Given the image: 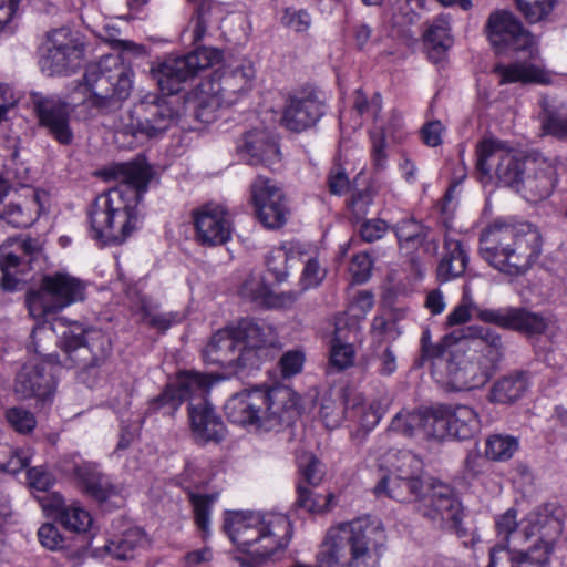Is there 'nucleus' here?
<instances>
[{"instance_id": "obj_25", "label": "nucleus", "mask_w": 567, "mask_h": 567, "mask_svg": "<svg viewBox=\"0 0 567 567\" xmlns=\"http://www.w3.org/2000/svg\"><path fill=\"white\" fill-rule=\"evenodd\" d=\"M188 419L192 436L197 443H218L225 437V424L208 401L189 403Z\"/></svg>"}, {"instance_id": "obj_28", "label": "nucleus", "mask_w": 567, "mask_h": 567, "mask_svg": "<svg viewBox=\"0 0 567 567\" xmlns=\"http://www.w3.org/2000/svg\"><path fill=\"white\" fill-rule=\"evenodd\" d=\"M346 326V318H336L334 334L330 349V363L338 370L351 367L355 359V350L350 341L359 337L360 327L357 323H352L348 328Z\"/></svg>"}, {"instance_id": "obj_5", "label": "nucleus", "mask_w": 567, "mask_h": 567, "mask_svg": "<svg viewBox=\"0 0 567 567\" xmlns=\"http://www.w3.org/2000/svg\"><path fill=\"white\" fill-rule=\"evenodd\" d=\"M491 44L498 51H528L530 61H516L498 64L494 72L499 76V84H542L553 83V74L535 60L539 54L536 38L527 31L519 19L511 11H493L485 25Z\"/></svg>"}, {"instance_id": "obj_58", "label": "nucleus", "mask_w": 567, "mask_h": 567, "mask_svg": "<svg viewBox=\"0 0 567 567\" xmlns=\"http://www.w3.org/2000/svg\"><path fill=\"white\" fill-rule=\"evenodd\" d=\"M334 496L329 493L327 495H315L311 489L300 486L298 488V505L310 513H322L332 506Z\"/></svg>"}, {"instance_id": "obj_29", "label": "nucleus", "mask_w": 567, "mask_h": 567, "mask_svg": "<svg viewBox=\"0 0 567 567\" xmlns=\"http://www.w3.org/2000/svg\"><path fill=\"white\" fill-rule=\"evenodd\" d=\"M240 152L246 154L252 165L271 164L279 157L278 144L265 131L248 132L239 145Z\"/></svg>"}, {"instance_id": "obj_23", "label": "nucleus", "mask_w": 567, "mask_h": 567, "mask_svg": "<svg viewBox=\"0 0 567 567\" xmlns=\"http://www.w3.org/2000/svg\"><path fill=\"white\" fill-rule=\"evenodd\" d=\"M324 114V105L312 94L290 96L285 104L281 124L289 131L302 132Z\"/></svg>"}, {"instance_id": "obj_18", "label": "nucleus", "mask_w": 567, "mask_h": 567, "mask_svg": "<svg viewBox=\"0 0 567 567\" xmlns=\"http://www.w3.org/2000/svg\"><path fill=\"white\" fill-rule=\"evenodd\" d=\"M40 255L35 240L28 238L13 240L0 247V287L4 290H16L21 275L28 265Z\"/></svg>"}, {"instance_id": "obj_15", "label": "nucleus", "mask_w": 567, "mask_h": 567, "mask_svg": "<svg viewBox=\"0 0 567 567\" xmlns=\"http://www.w3.org/2000/svg\"><path fill=\"white\" fill-rule=\"evenodd\" d=\"M177 116L173 102L156 93L145 94L131 110L124 127L134 136L158 137Z\"/></svg>"}, {"instance_id": "obj_39", "label": "nucleus", "mask_w": 567, "mask_h": 567, "mask_svg": "<svg viewBox=\"0 0 567 567\" xmlns=\"http://www.w3.org/2000/svg\"><path fill=\"white\" fill-rule=\"evenodd\" d=\"M528 386V378L524 372L504 377L492 386L489 401L502 404L512 403L518 400Z\"/></svg>"}, {"instance_id": "obj_63", "label": "nucleus", "mask_w": 567, "mask_h": 567, "mask_svg": "<svg viewBox=\"0 0 567 567\" xmlns=\"http://www.w3.org/2000/svg\"><path fill=\"white\" fill-rule=\"evenodd\" d=\"M512 310L513 307H505L498 309L477 307L476 318L482 322L495 324L499 328L509 330Z\"/></svg>"}, {"instance_id": "obj_16", "label": "nucleus", "mask_w": 567, "mask_h": 567, "mask_svg": "<svg viewBox=\"0 0 567 567\" xmlns=\"http://www.w3.org/2000/svg\"><path fill=\"white\" fill-rule=\"evenodd\" d=\"M82 58V45L73 38L69 29L62 28L49 33L45 54L40 63L42 71L48 75H60L74 70Z\"/></svg>"}, {"instance_id": "obj_1", "label": "nucleus", "mask_w": 567, "mask_h": 567, "mask_svg": "<svg viewBox=\"0 0 567 567\" xmlns=\"http://www.w3.org/2000/svg\"><path fill=\"white\" fill-rule=\"evenodd\" d=\"M118 185L99 195L87 217L90 236L101 245H121L140 226L138 204L147 190L150 169L126 163L115 168Z\"/></svg>"}, {"instance_id": "obj_33", "label": "nucleus", "mask_w": 567, "mask_h": 567, "mask_svg": "<svg viewBox=\"0 0 567 567\" xmlns=\"http://www.w3.org/2000/svg\"><path fill=\"white\" fill-rule=\"evenodd\" d=\"M423 488L420 478H404L402 475L388 473L374 486L378 497H388L399 502H406L411 496H419Z\"/></svg>"}, {"instance_id": "obj_3", "label": "nucleus", "mask_w": 567, "mask_h": 567, "mask_svg": "<svg viewBox=\"0 0 567 567\" xmlns=\"http://www.w3.org/2000/svg\"><path fill=\"white\" fill-rule=\"evenodd\" d=\"M386 544L383 524L370 516L331 526L317 554V567H375Z\"/></svg>"}, {"instance_id": "obj_60", "label": "nucleus", "mask_w": 567, "mask_h": 567, "mask_svg": "<svg viewBox=\"0 0 567 567\" xmlns=\"http://www.w3.org/2000/svg\"><path fill=\"white\" fill-rule=\"evenodd\" d=\"M477 305L474 302L470 290H465L461 302L453 308V310L446 317V326L454 327L461 326L468 322L472 318V313L476 315Z\"/></svg>"}, {"instance_id": "obj_27", "label": "nucleus", "mask_w": 567, "mask_h": 567, "mask_svg": "<svg viewBox=\"0 0 567 567\" xmlns=\"http://www.w3.org/2000/svg\"><path fill=\"white\" fill-rule=\"evenodd\" d=\"M40 502L42 508L49 514L56 515L59 522L69 530L84 533L92 524V517L85 508L78 502L65 505L63 497L58 493L47 495Z\"/></svg>"}, {"instance_id": "obj_26", "label": "nucleus", "mask_w": 567, "mask_h": 567, "mask_svg": "<svg viewBox=\"0 0 567 567\" xmlns=\"http://www.w3.org/2000/svg\"><path fill=\"white\" fill-rule=\"evenodd\" d=\"M35 111L41 126L61 144L69 145L73 141L70 127V109L66 103L55 99H40L35 102Z\"/></svg>"}, {"instance_id": "obj_12", "label": "nucleus", "mask_w": 567, "mask_h": 567, "mask_svg": "<svg viewBox=\"0 0 567 567\" xmlns=\"http://www.w3.org/2000/svg\"><path fill=\"white\" fill-rule=\"evenodd\" d=\"M476 168L482 183H489L496 177L501 184L520 189L528 158L503 141L487 137L476 146Z\"/></svg>"}, {"instance_id": "obj_38", "label": "nucleus", "mask_w": 567, "mask_h": 567, "mask_svg": "<svg viewBox=\"0 0 567 567\" xmlns=\"http://www.w3.org/2000/svg\"><path fill=\"white\" fill-rule=\"evenodd\" d=\"M346 410L357 419L362 427L372 430L381 420L384 410L380 401L374 400L369 404L361 393H352L346 401Z\"/></svg>"}, {"instance_id": "obj_45", "label": "nucleus", "mask_w": 567, "mask_h": 567, "mask_svg": "<svg viewBox=\"0 0 567 567\" xmlns=\"http://www.w3.org/2000/svg\"><path fill=\"white\" fill-rule=\"evenodd\" d=\"M31 447H13L6 442H0V471L17 474L27 467L32 457Z\"/></svg>"}, {"instance_id": "obj_64", "label": "nucleus", "mask_w": 567, "mask_h": 567, "mask_svg": "<svg viewBox=\"0 0 567 567\" xmlns=\"http://www.w3.org/2000/svg\"><path fill=\"white\" fill-rule=\"evenodd\" d=\"M190 501L194 507L195 522L199 529L204 533L209 527V513L210 506L214 503V497L209 495H195L190 496Z\"/></svg>"}, {"instance_id": "obj_37", "label": "nucleus", "mask_w": 567, "mask_h": 567, "mask_svg": "<svg viewBox=\"0 0 567 567\" xmlns=\"http://www.w3.org/2000/svg\"><path fill=\"white\" fill-rule=\"evenodd\" d=\"M458 502L451 486L439 482L433 483L427 493L419 499L416 509L424 517H426V512L441 515L447 509L453 511V506H457Z\"/></svg>"}, {"instance_id": "obj_10", "label": "nucleus", "mask_w": 567, "mask_h": 567, "mask_svg": "<svg viewBox=\"0 0 567 567\" xmlns=\"http://www.w3.org/2000/svg\"><path fill=\"white\" fill-rule=\"evenodd\" d=\"M134 73L118 56L109 55L86 68L78 91L83 103L90 107L105 110L126 100L133 89Z\"/></svg>"}, {"instance_id": "obj_6", "label": "nucleus", "mask_w": 567, "mask_h": 567, "mask_svg": "<svg viewBox=\"0 0 567 567\" xmlns=\"http://www.w3.org/2000/svg\"><path fill=\"white\" fill-rule=\"evenodd\" d=\"M279 347L276 329L265 321L241 319L236 326L219 329L203 349L206 364L244 368L254 364L262 351Z\"/></svg>"}, {"instance_id": "obj_57", "label": "nucleus", "mask_w": 567, "mask_h": 567, "mask_svg": "<svg viewBox=\"0 0 567 567\" xmlns=\"http://www.w3.org/2000/svg\"><path fill=\"white\" fill-rule=\"evenodd\" d=\"M373 305V295L369 291H361L351 301L346 313L340 315L339 317L346 318V328H348L352 323H357V326L359 327V321L367 316V313L372 309Z\"/></svg>"}, {"instance_id": "obj_31", "label": "nucleus", "mask_w": 567, "mask_h": 567, "mask_svg": "<svg viewBox=\"0 0 567 567\" xmlns=\"http://www.w3.org/2000/svg\"><path fill=\"white\" fill-rule=\"evenodd\" d=\"M72 473L82 483L85 491L97 501H106L117 493L110 478L99 471L95 463L74 464Z\"/></svg>"}, {"instance_id": "obj_41", "label": "nucleus", "mask_w": 567, "mask_h": 567, "mask_svg": "<svg viewBox=\"0 0 567 567\" xmlns=\"http://www.w3.org/2000/svg\"><path fill=\"white\" fill-rule=\"evenodd\" d=\"M539 103L543 110L542 124L544 131L555 137L567 138V116L559 114L563 104L547 95L542 96Z\"/></svg>"}, {"instance_id": "obj_47", "label": "nucleus", "mask_w": 567, "mask_h": 567, "mask_svg": "<svg viewBox=\"0 0 567 567\" xmlns=\"http://www.w3.org/2000/svg\"><path fill=\"white\" fill-rule=\"evenodd\" d=\"M422 363L431 362V373L436 381V372L444 371L450 362V353L455 352V349H447L442 344H435L430 341V332L425 331L422 334Z\"/></svg>"}, {"instance_id": "obj_19", "label": "nucleus", "mask_w": 567, "mask_h": 567, "mask_svg": "<svg viewBox=\"0 0 567 567\" xmlns=\"http://www.w3.org/2000/svg\"><path fill=\"white\" fill-rule=\"evenodd\" d=\"M196 240L205 246H218L231 236V219L223 205L207 204L193 213Z\"/></svg>"}, {"instance_id": "obj_61", "label": "nucleus", "mask_w": 567, "mask_h": 567, "mask_svg": "<svg viewBox=\"0 0 567 567\" xmlns=\"http://www.w3.org/2000/svg\"><path fill=\"white\" fill-rule=\"evenodd\" d=\"M6 419L10 426L21 434L32 432L37 425V420L33 413L19 406L8 409L6 412Z\"/></svg>"}, {"instance_id": "obj_14", "label": "nucleus", "mask_w": 567, "mask_h": 567, "mask_svg": "<svg viewBox=\"0 0 567 567\" xmlns=\"http://www.w3.org/2000/svg\"><path fill=\"white\" fill-rule=\"evenodd\" d=\"M219 52L210 48H198L184 56L167 58L151 73L162 93L173 95L179 92L184 82L219 60Z\"/></svg>"}, {"instance_id": "obj_30", "label": "nucleus", "mask_w": 567, "mask_h": 567, "mask_svg": "<svg viewBox=\"0 0 567 567\" xmlns=\"http://www.w3.org/2000/svg\"><path fill=\"white\" fill-rule=\"evenodd\" d=\"M148 546L146 534L138 527L128 528L114 539L107 540L101 548L104 554L116 560H128Z\"/></svg>"}, {"instance_id": "obj_56", "label": "nucleus", "mask_w": 567, "mask_h": 567, "mask_svg": "<svg viewBox=\"0 0 567 567\" xmlns=\"http://www.w3.org/2000/svg\"><path fill=\"white\" fill-rule=\"evenodd\" d=\"M517 9L524 18L536 23L545 19L554 9L557 0H515Z\"/></svg>"}, {"instance_id": "obj_17", "label": "nucleus", "mask_w": 567, "mask_h": 567, "mask_svg": "<svg viewBox=\"0 0 567 567\" xmlns=\"http://www.w3.org/2000/svg\"><path fill=\"white\" fill-rule=\"evenodd\" d=\"M215 381L216 378L213 374L182 371L176 380L152 401L151 405L154 410L167 406L168 412L174 413L185 400L204 398Z\"/></svg>"}, {"instance_id": "obj_2", "label": "nucleus", "mask_w": 567, "mask_h": 567, "mask_svg": "<svg viewBox=\"0 0 567 567\" xmlns=\"http://www.w3.org/2000/svg\"><path fill=\"white\" fill-rule=\"evenodd\" d=\"M447 338L468 339L467 349H455L444 371L436 372V383L446 391H471L485 385L504 355V346L498 332L478 324L467 326L452 332Z\"/></svg>"}, {"instance_id": "obj_7", "label": "nucleus", "mask_w": 567, "mask_h": 567, "mask_svg": "<svg viewBox=\"0 0 567 567\" xmlns=\"http://www.w3.org/2000/svg\"><path fill=\"white\" fill-rule=\"evenodd\" d=\"M298 398L288 386L252 389L234 394L225 404V414L235 424L270 431L290 423L297 415Z\"/></svg>"}, {"instance_id": "obj_36", "label": "nucleus", "mask_w": 567, "mask_h": 567, "mask_svg": "<svg viewBox=\"0 0 567 567\" xmlns=\"http://www.w3.org/2000/svg\"><path fill=\"white\" fill-rule=\"evenodd\" d=\"M303 264L300 284L303 289L318 287L326 277V268L321 265L320 251L315 245L298 244L292 250Z\"/></svg>"}, {"instance_id": "obj_62", "label": "nucleus", "mask_w": 567, "mask_h": 567, "mask_svg": "<svg viewBox=\"0 0 567 567\" xmlns=\"http://www.w3.org/2000/svg\"><path fill=\"white\" fill-rule=\"evenodd\" d=\"M217 9L212 2L203 1L198 6L195 18L193 19V30H192V40L193 42H200L207 32V27L209 24V18L212 12Z\"/></svg>"}, {"instance_id": "obj_13", "label": "nucleus", "mask_w": 567, "mask_h": 567, "mask_svg": "<svg viewBox=\"0 0 567 567\" xmlns=\"http://www.w3.org/2000/svg\"><path fill=\"white\" fill-rule=\"evenodd\" d=\"M86 285L69 272L58 271L45 275L38 290L27 295V306L33 318L42 319L49 313H55L64 308L83 301Z\"/></svg>"}, {"instance_id": "obj_52", "label": "nucleus", "mask_w": 567, "mask_h": 567, "mask_svg": "<svg viewBox=\"0 0 567 567\" xmlns=\"http://www.w3.org/2000/svg\"><path fill=\"white\" fill-rule=\"evenodd\" d=\"M424 411L402 410L393 417L390 431L406 437L423 435Z\"/></svg>"}, {"instance_id": "obj_34", "label": "nucleus", "mask_w": 567, "mask_h": 567, "mask_svg": "<svg viewBox=\"0 0 567 567\" xmlns=\"http://www.w3.org/2000/svg\"><path fill=\"white\" fill-rule=\"evenodd\" d=\"M450 437L468 440L481 430L478 413L464 404L446 405Z\"/></svg>"}, {"instance_id": "obj_54", "label": "nucleus", "mask_w": 567, "mask_h": 567, "mask_svg": "<svg viewBox=\"0 0 567 567\" xmlns=\"http://www.w3.org/2000/svg\"><path fill=\"white\" fill-rule=\"evenodd\" d=\"M446 405H439L432 410L424 411L423 436L434 440L450 437Z\"/></svg>"}, {"instance_id": "obj_50", "label": "nucleus", "mask_w": 567, "mask_h": 567, "mask_svg": "<svg viewBox=\"0 0 567 567\" xmlns=\"http://www.w3.org/2000/svg\"><path fill=\"white\" fill-rule=\"evenodd\" d=\"M401 249L419 247L426 238V228L414 218H405L399 221L394 227Z\"/></svg>"}, {"instance_id": "obj_53", "label": "nucleus", "mask_w": 567, "mask_h": 567, "mask_svg": "<svg viewBox=\"0 0 567 567\" xmlns=\"http://www.w3.org/2000/svg\"><path fill=\"white\" fill-rule=\"evenodd\" d=\"M519 442L515 436L493 434L487 437L485 455L496 462H504L513 457L518 450Z\"/></svg>"}, {"instance_id": "obj_8", "label": "nucleus", "mask_w": 567, "mask_h": 567, "mask_svg": "<svg viewBox=\"0 0 567 567\" xmlns=\"http://www.w3.org/2000/svg\"><path fill=\"white\" fill-rule=\"evenodd\" d=\"M225 528L241 551L262 559L285 549L292 537L288 516L280 513L231 512Z\"/></svg>"}, {"instance_id": "obj_21", "label": "nucleus", "mask_w": 567, "mask_h": 567, "mask_svg": "<svg viewBox=\"0 0 567 567\" xmlns=\"http://www.w3.org/2000/svg\"><path fill=\"white\" fill-rule=\"evenodd\" d=\"M55 389L51 371L42 362L30 361L17 374L14 393L20 400L35 399L40 402L50 401Z\"/></svg>"}, {"instance_id": "obj_48", "label": "nucleus", "mask_w": 567, "mask_h": 567, "mask_svg": "<svg viewBox=\"0 0 567 567\" xmlns=\"http://www.w3.org/2000/svg\"><path fill=\"white\" fill-rule=\"evenodd\" d=\"M272 198L276 202L269 205H262L260 210L255 212V214L266 228L277 229L287 223L290 209L286 196L279 198L276 194H272Z\"/></svg>"}, {"instance_id": "obj_24", "label": "nucleus", "mask_w": 567, "mask_h": 567, "mask_svg": "<svg viewBox=\"0 0 567 567\" xmlns=\"http://www.w3.org/2000/svg\"><path fill=\"white\" fill-rule=\"evenodd\" d=\"M255 78L254 64L250 61H243L225 70L217 80L210 81L209 85L212 91L220 94L226 105L230 106L252 89Z\"/></svg>"}, {"instance_id": "obj_11", "label": "nucleus", "mask_w": 567, "mask_h": 567, "mask_svg": "<svg viewBox=\"0 0 567 567\" xmlns=\"http://www.w3.org/2000/svg\"><path fill=\"white\" fill-rule=\"evenodd\" d=\"M59 347L63 358L56 354H47L45 362L50 364L81 370L102 364L111 353L112 343L109 336L101 329H84L79 323H73L62 332Z\"/></svg>"}, {"instance_id": "obj_44", "label": "nucleus", "mask_w": 567, "mask_h": 567, "mask_svg": "<svg viewBox=\"0 0 567 567\" xmlns=\"http://www.w3.org/2000/svg\"><path fill=\"white\" fill-rule=\"evenodd\" d=\"M299 243H287L280 247L274 248L269 251L266 258L268 270L275 276L278 282H284L289 276V261L297 258V252L293 248Z\"/></svg>"}, {"instance_id": "obj_59", "label": "nucleus", "mask_w": 567, "mask_h": 567, "mask_svg": "<svg viewBox=\"0 0 567 567\" xmlns=\"http://www.w3.org/2000/svg\"><path fill=\"white\" fill-rule=\"evenodd\" d=\"M37 217V213L33 214L29 208H24L21 205L13 203L8 204L2 210H0V218L16 228L31 226Z\"/></svg>"}, {"instance_id": "obj_49", "label": "nucleus", "mask_w": 567, "mask_h": 567, "mask_svg": "<svg viewBox=\"0 0 567 567\" xmlns=\"http://www.w3.org/2000/svg\"><path fill=\"white\" fill-rule=\"evenodd\" d=\"M389 473L402 475L404 478H419L422 472V460L410 451H400L388 455Z\"/></svg>"}, {"instance_id": "obj_32", "label": "nucleus", "mask_w": 567, "mask_h": 567, "mask_svg": "<svg viewBox=\"0 0 567 567\" xmlns=\"http://www.w3.org/2000/svg\"><path fill=\"white\" fill-rule=\"evenodd\" d=\"M401 126V116L393 114L388 122L375 118L373 128L370 132L371 162L375 169L383 171L388 166V143L386 138Z\"/></svg>"}, {"instance_id": "obj_43", "label": "nucleus", "mask_w": 567, "mask_h": 567, "mask_svg": "<svg viewBox=\"0 0 567 567\" xmlns=\"http://www.w3.org/2000/svg\"><path fill=\"white\" fill-rule=\"evenodd\" d=\"M224 105L227 106L224 97L214 93L208 82L202 85L197 94L195 116L202 123H212L217 118V112Z\"/></svg>"}, {"instance_id": "obj_20", "label": "nucleus", "mask_w": 567, "mask_h": 567, "mask_svg": "<svg viewBox=\"0 0 567 567\" xmlns=\"http://www.w3.org/2000/svg\"><path fill=\"white\" fill-rule=\"evenodd\" d=\"M557 167L556 159L532 158L518 192H522L527 200L534 203L548 198L558 183Z\"/></svg>"}, {"instance_id": "obj_55", "label": "nucleus", "mask_w": 567, "mask_h": 567, "mask_svg": "<svg viewBox=\"0 0 567 567\" xmlns=\"http://www.w3.org/2000/svg\"><path fill=\"white\" fill-rule=\"evenodd\" d=\"M426 518L430 519L436 527L456 534L458 537H465L467 529L463 526V508L461 502L452 509H447L441 515L437 513L426 512Z\"/></svg>"}, {"instance_id": "obj_9", "label": "nucleus", "mask_w": 567, "mask_h": 567, "mask_svg": "<svg viewBox=\"0 0 567 567\" xmlns=\"http://www.w3.org/2000/svg\"><path fill=\"white\" fill-rule=\"evenodd\" d=\"M565 512L555 504H546L530 511L523 519L517 520V512L513 508L499 515L496 520L497 537L515 549L530 542L535 545L555 549L563 529Z\"/></svg>"}, {"instance_id": "obj_42", "label": "nucleus", "mask_w": 567, "mask_h": 567, "mask_svg": "<svg viewBox=\"0 0 567 567\" xmlns=\"http://www.w3.org/2000/svg\"><path fill=\"white\" fill-rule=\"evenodd\" d=\"M548 327V320L537 312L513 307L509 330L527 336L542 334Z\"/></svg>"}, {"instance_id": "obj_46", "label": "nucleus", "mask_w": 567, "mask_h": 567, "mask_svg": "<svg viewBox=\"0 0 567 567\" xmlns=\"http://www.w3.org/2000/svg\"><path fill=\"white\" fill-rule=\"evenodd\" d=\"M424 41L437 54L445 52L452 45L453 38L447 17L440 16L429 24L424 32Z\"/></svg>"}, {"instance_id": "obj_51", "label": "nucleus", "mask_w": 567, "mask_h": 567, "mask_svg": "<svg viewBox=\"0 0 567 567\" xmlns=\"http://www.w3.org/2000/svg\"><path fill=\"white\" fill-rule=\"evenodd\" d=\"M272 194L279 198L284 197L282 189L277 183L265 176H257L250 184V203L254 212L260 210L262 205H269L276 202Z\"/></svg>"}, {"instance_id": "obj_40", "label": "nucleus", "mask_w": 567, "mask_h": 567, "mask_svg": "<svg viewBox=\"0 0 567 567\" xmlns=\"http://www.w3.org/2000/svg\"><path fill=\"white\" fill-rule=\"evenodd\" d=\"M240 295L255 301L261 300L270 306L284 307L295 301L292 293L272 296L261 278L257 276H250L245 280L240 288Z\"/></svg>"}, {"instance_id": "obj_4", "label": "nucleus", "mask_w": 567, "mask_h": 567, "mask_svg": "<svg viewBox=\"0 0 567 567\" xmlns=\"http://www.w3.org/2000/svg\"><path fill=\"white\" fill-rule=\"evenodd\" d=\"M539 230L529 223L495 220L480 236L481 257L499 274L517 278L535 265L542 254Z\"/></svg>"}, {"instance_id": "obj_22", "label": "nucleus", "mask_w": 567, "mask_h": 567, "mask_svg": "<svg viewBox=\"0 0 567 567\" xmlns=\"http://www.w3.org/2000/svg\"><path fill=\"white\" fill-rule=\"evenodd\" d=\"M553 553V549L532 543L526 548L515 549L499 540L489 551L487 567H545Z\"/></svg>"}, {"instance_id": "obj_35", "label": "nucleus", "mask_w": 567, "mask_h": 567, "mask_svg": "<svg viewBox=\"0 0 567 567\" xmlns=\"http://www.w3.org/2000/svg\"><path fill=\"white\" fill-rule=\"evenodd\" d=\"M468 264V255L465 246L457 239L446 237L444 254L437 266V276L442 281L462 276Z\"/></svg>"}]
</instances>
